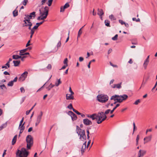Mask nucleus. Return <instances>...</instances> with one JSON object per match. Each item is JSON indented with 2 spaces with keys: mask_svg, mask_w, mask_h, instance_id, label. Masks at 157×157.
I'll return each mask as SVG.
<instances>
[{
  "mask_svg": "<svg viewBox=\"0 0 157 157\" xmlns=\"http://www.w3.org/2000/svg\"><path fill=\"white\" fill-rule=\"evenodd\" d=\"M128 98V96L126 94H123L122 95L115 94L111 96L110 100L117 101L119 103H121L123 100L126 99Z\"/></svg>",
  "mask_w": 157,
  "mask_h": 157,
  "instance_id": "f257e3e1",
  "label": "nucleus"
},
{
  "mask_svg": "<svg viewBox=\"0 0 157 157\" xmlns=\"http://www.w3.org/2000/svg\"><path fill=\"white\" fill-rule=\"evenodd\" d=\"M29 152L25 148L22 147L21 150L18 149L16 153V156L17 157H27Z\"/></svg>",
  "mask_w": 157,
  "mask_h": 157,
  "instance_id": "f03ea898",
  "label": "nucleus"
},
{
  "mask_svg": "<svg viewBox=\"0 0 157 157\" xmlns=\"http://www.w3.org/2000/svg\"><path fill=\"white\" fill-rule=\"evenodd\" d=\"M76 132L78 136H80L79 139L84 141L86 140L85 130L81 129L78 126H76Z\"/></svg>",
  "mask_w": 157,
  "mask_h": 157,
  "instance_id": "7ed1b4c3",
  "label": "nucleus"
},
{
  "mask_svg": "<svg viewBox=\"0 0 157 157\" xmlns=\"http://www.w3.org/2000/svg\"><path fill=\"white\" fill-rule=\"evenodd\" d=\"M49 8L46 6L44 8V10L43 13H42L40 9V16L37 17V19L39 20H44V19L46 18L48 14Z\"/></svg>",
  "mask_w": 157,
  "mask_h": 157,
  "instance_id": "20e7f679",
  "label": "nucleus"
},
{
  "mask_svg": "<svg viewBox=\"0 0 157 157\" xmlns=\"http://www.w3.org/2000/svg\"><path fill=\"white\" fill-rule=\"evenodd\" d=\"M98 120L97 123L98 124L101 123L102 121L105 120L107 117L106 115H105L104 113L103 112H99L97 114Z\"/></svg>",
  "mask_w": 157,
  "mask_h": 157,
  "instance_id": "39448f33",
  "label": "nucleus"
},
{
  "mask_svg": "<svg viewBox=\"0 0 157 157\" xmlns=\"http://www.w3.org/2000/svg\"><path fill=\"white\" fill-rule=\"evenodd\" d=\"M98 101L101 103L106 102L109 99V97L106 94H101L97 96Z\"/></svg>",
  "mask_w": 157,
  "mask_h": 157,
  "instance_id": "423d86ee",
  "label": "nucleus"
},
{
  "mask_svg": "<svg viewBox=\"0 0 157 157\" xmlns=\"http://www.w3.org/2000/svg\"><path fill=\"white\" fill-rule=\"evenodd\" d=\"M26 141L27 143V148L30 149L33 144V140L32 136L30 135L27 136L26 137Z\"/></svg>",
  "mask_w": 157,
  "mask_h": 157,
  "instance_id": "0eeeda50",
  "label": "nucleus"
},
{
  "mask_svg": "<svg viewBox=\"0 0 157 157\" xmlns=\"http://www.w3.org/2000/svg\"><path fill=\"white\" fill-rule=\"evenodd\" d=\"M28 73L27 71L24 72L21 76L19 78V81H24L26 78Z\"/></svg>",
  "mask_w": 157,
  "mask_h": 157,
  "instance_id": "6e6552de",
  "label": "nucleus"
},
{
  "mask_svg": "<svg viewBox=\"0 0 157 157\" xmlns=\"http://www.w3.org/2000/svg\"><path fill=\"white\" fill-rule=\"evenodd\" d=\"M83 123L86 125H89L92 124V122L88 119L86 118L83 120Z\"/></svg>",
  "mask_w": 157,
  "mask_h": 157,
  "instance_id": "1a4fd4ad",
  "label": "nucleus"
},
{
  "mask_svg": "<svg viewBox=\"0 0 157 157\" xmlns=\"http://www.w3.org/2000/svg\"><path fill=\"white\" fill-rule=\"evenodd\" d=\"M122 82L117 84H114L111 85V87L113 88L120 89L121 88V84Z\"/></svg>",
  "mask_w": 157,
  "mask_h": 157,
  "instance_id": "9d476101",
  "label": "nucleus"
},
{
  "mask_svg": "<svg viewBox=\"0 0 157 157\" xmlns=\"http://www.w3.org/2000/svg\"><path fill=\"white\" fill-rule=\"evenodd\" d=\"M17 79L18 78L17 77H16L13 80L10 81L8 83V86H13L14 82H16L17 80Z\"/></svg>",
  "mask_w": 157,
  "mask_h": 157,
  "instance_id": "9b49d317",
  "label": "nucleus"
},
{
  "mask_svg": "<svg viewBox=\"0 0 157 157\" xmlns=\"http://www.w3.org/2000/svg\"><path fill=\"white\" fill-rule=\"evenodd\" d=\"M70 5L68 3H66L63 6H61L60 7V12H63L64 11V10L69 7Z\"/></svg>",
  "mask_w": 157,
  "mask_h": 157,
  "instance_id": "f8f14e48",
  "label": "nucleus"
},
{
  "mask_svg": "<svg viewBox=\"0 0 157 157\" xmlns=\"http://www.w3.org/2000/svg\"><path fill=\"white\" fill-rule=\"evenodd\" d=\"M152 138V135H151L149 136L145 137L144 138V140H146V141L144 142V144H145L146 143L151 141V139Z\"/></svg>",
  "mask_w": 157,
  "mask_h": 157,
  "instance_id": "ddd939ff",
  "label": "nucleus"
},
{
  "mask_svg": "<svg viewBox=\"0 0 157 157\" xmlns=\"http://www.w3.org/2000/svg\"><path fill=\"white\" fill-rule=\"evenodd\" d=\"M146 153V151L144 150H140L138 153V157H140L141 156H143Z\"/></svg>",
  "mask_w": 157,
  "mask_h": 157,
  "instance_id": "4468645a",
  "label": "nucleus"
},
{
  "mask_svg": "<svg viewBox=\"0 0 157 157\" xmlns=\"http://www.w3.org/2000/svg\"><path fill=\"white\" fill-rule=\"evenodd\" d=\"M90 118H91L92 120H96L97 121L98 120L97 114H96L95 113H94L91 115H90Z\"/></svg>",
  "mask_w": 157,
  "mask_h": 157,
  "instance_id": "2eb2a0df",
  "label": "nucleus"
},
{
  "mask_svg": "<svg viewBox=\"0 0 157 157\" xmlns=\"http://www.w3.org/2000/svg\"><path fill=\"white\" fill-rule=\"evenodd\" d=\"M24 124L25 123H24L22 125H19V129L20 130V134L22 133L25 129V127L24 126Z\"/></svg>",
  "mask_w": 157,
  "mask_h": 157,
  "instance_id": "dca6fc26",
  "label": "nucleus"
},
{
  "mask_svg": "<svg viewBox=\"0 0 157 157\" xmlns=\"http://www.w3.org/2000/svg\"><path fill=\"white\" fill-rule=\"evenodd\" d=\"M66 98L67 100H73L74 99V97L73 95L68 94H66Z\"/></svg>",
  "mask_w": 157,
  "mask_h": 157,
  "instance_id": "f3484780",
  "label": "nucleus"
},
{
  "mask_svg": "<svg viewBox=\"0 0 157 157\" xmlns=\"http://www.w3.org/2000/svg\"><path fill=\"white\" fill-rule=\"evenodd\" d=\"M25 22L24 24H23V26L25 27H28L29 26H32V23L31 22Z\"/></svg>",
  "mask_w": 157,
  "mask_h": 157,
  "instance_id": "a211bd4d",
  "label": "nucleus"
},
{
  "mask_svg": "<svg viewBox=\"0 0 157 157\" xmlns=\"http://www.w3.org/2000/svg\"><path fill=\"white\" fill-rule=\"evenodd\" d=\"M98 11L97 14L98 15H103L104 14L103 11L102 9L98 8Z\"/></svg>",
  "mask_w": 157,
  "mask_h": 157,
  "instance_id": "6ab92c4d",
  "label": "nucleus"
},
{
  "mask_svg": "<svg viewBox=\"0 0 157 157\" xmlns=\"http://www.w3.org/2000/svg\"><path fill=\"white\" fill-rule=\"evenodd\" d=\"M42 115H43V113L42 111H41L40 113V114L37 117L36 121H38L39 122H40L41 119Z\"/></svg>",
  "mask_w": 157,
  "mask_h": 157,
  "instance_id": "aec40b11",
  "label": "nucleus"
},
{
  "mask_svg": "<svg viewBox=\"0 0 157 157\" xmlns=\"http://www.w3.org/2000/svg\"><path fill=\"white\" fill-rule=\"evenodd\" d=\"M13 63H14V66L15 67H17L19 66L20 63V60H13Z\"/></svg>",
  "mask_w": 157,
  "mask_h": 157,
  "instance_id": "412c9836",
  "label": "nucleus"
},
{
  "mask_svg": "<svg viewBox=\"0 0 157 157\" xmlns=\"http://www.w3.org/2000/svg\"><path fill=\"white\" fill-rule=\"evenodd\" d=\"M149 61L145 60L143 64V67L145 69H146L147 66L149 63Z\"/></svg>",
  "mask_w": 157,
  "mask_h": 157,
  "instance_id": "4be33fe9",
  "label": "nucleus"
},
{
  "mask_svg": "<svg viewBox=\"0 0 157 157\" xmlns=\"http://www.w3.org/2000/svg\"><path fill=\"white\" fill-rule=\"evenodd\" d=\"M35 13H36L35 12H33L31 13L29 16V18H31V19L32 17H33V18H35L36 16Z\"/></svg>",
  "mask_w": 157,
  "mask_h": 157,
  "instance_id": "5701e85b",
  "label": "nucleus"
},
{
  "mask_svg": "<svg viewBox=\"0 0 157 157\" xmlns=\"http://www.w3.org/2000/svg\"><path fill=\"white\" fill-rule=\"evenodd\" d=\"M17 137V135H16L14 136V137L13 138L12 141V145H13L15 143L16 141Z\"/></svg>",
  "mask_w": 157,
  "mask_h": 157,
  "instance_id": "b1692460",
  "label": "nucleus"
},
{
  "mask_svg": "<svg viewBox=\"0 0 157 157\" xmlns=\"http://www.w3.org/2000/svg\"><path fill=\"white\" fill-rule=\"evenodd\" d=\"M54 85H53L52 83H51L48 87H46V88L49 91L51 89V88L54 87Z\"/></svg>",
  "mask_w": 157,
  "mask_h": 157,
  "instance_id": "393cba45",
  "label": "nucleus"
},
{
  "mask_svg": "<svg viewBox=\"0 0 157 157\" xmlns=\"http://www.w3.org/2000/svg\"><path fill=\"white\" fill-rule=\"evenodd\" d=\"M85 25H84V26H83V27H82V28H81L79 30L78 32V36H77V40H78V37H79L81 36V34H82V31L81 30V29H82L84 26Z\"/></svg>",
  "mask_w": 157,
  "mask_h": 157,
  "instance_id": "a878e982",
  "label": "nucleus"
},
{
  "mask_svg": "<svg viewBox=\"0 0 157 157\" xmlns=\"http://www.w3.org/2000/svg\"><path fill=\"white\" fill-rule=\"evenodd\" d=\"M17 8V7L16 8V9L13 11V16L14 17H15L18 15V11L17 10H16Z\"/></svg>",
  "mask_w": 157,
  "mask_h": 157,
  "instance_id": "bb28decb",
  "label": "nucleus"
},
{
  "mask_svg": "<svg viewBox=\"0 0 157 157\" xmlns=\"http://www.w3.org/2000/svg\"><path fill=\"white\" fill-rule=\"evenodd\" d=\"M61 81H60V78L58 79L57 81L56 82L55 86H58L60 84H61Z\"/></svg>",
  "mask_w": 157,
  "mask_h": 157,
  "instance_id": "cd10ccee",
  "label": "nucleus"
},
{
  "mask_svg": "<svg viewBox=\"0 0 157 157\" xmlns=\"http://www.w3.org/2000/svg\"><path fill=\"white\" fill-rule=\"evenodd\" d=\"M27 50V48L22 50L20 51L19 55H23V54Z\"/></svg>",
  "mask_w": 157,
  "mask_h": 157,
  "instance_id": "c85d7f7f",
  "label": "nucleus"
},
{
  "mask_svg": "<svg viewBox=\"0 0 157 157\" xmlns=\"http://www.w3.org/2000/svg\"><path fill=\"white\" fill-rule=\"evenodd\" d=\"M109 18L111 21H115L116 20V18L114 17L113 15L111 14L109 16Z\"/></svg>",
  "mask_w": 157,
  "mask_h": 157,
  "instance_id": "c756f323",
  "label": "nucleus"
},
{
  "mask_svg": "<svg viewBox=\"0 0 157 157\" xmlns=\"http://www.w3.org/2000/svg\"><path fill=\"white\" fill-rule=\"evenodd\" d=\"M105 25L107 27H110V21L108 20H106L105 21Z\"/></svg>",
  "mask_w": 157,
  "mask_h": 157,
  "instance_id": "7c9ffc66",
  "label": "nucleus"
},
{
  "mask_svg": "<svg viewBox=\"0 0 157 157\" xmlns=\"http://www.w3.org/2000/svg\"><path fill=\"white\" fill-rule=\"evenodd\" d=\"M72 120L74 121L76 120L77 119V117L76 114L74 113L73 115L71 117Z\"/></svg>",
  "mask_w": 157,
  "mask_h": 157,
  "instance_id": "2f4dec72",
  "label": "nucleus"
},
{
  "mask_svg": "<svg viewBox=\"0 0 157 157\" xmlns=\"http://www.w3.org/2000/svg\"><path fill=\"white\" fill-rule=\"evenodd\" d=\"M120 104H117L116 106L113 108V109L111 110L110 111V113L111 114H112V113L113 112H114V110L117 107H118L120 105Z\"/></svg>",
  "mask_w": 157,
  "mask_h": 157,
  "instance_id": "473e14b6",
  "label": "nucleus"
},
{
  "mask_svg": "<svg viewBox=\"0 0 157 157\" xmlns=\"http://www.w3.org/2000/svg\"><path fill=\"white\" fill-rule=\"evenodd\" d=\"M12 56L13 59H17L21 57L20 56L17 55H13Z\"/></svg>",
  "mask_w": 157,
  "mask_h": 157,
  "instance_id": "72a5a7b5",
  "label": "nucleus"
},
{
  "mask_svg": "<svg viewBox=\"0 0 157 157\" xmlns=\"http://www.w3.org/2000/svg\"><path fill=\"white\" fill-rule=\"evenodd\" d=\"M118 35L117 34H116L114 37L112 38V40H117Z\"/></svg>",
  "mask_w": 157,
  "mask_h": 157,
  "instance_id": "f704fd0d",
  "label": "nucleus"
},
{
  "mask_svg": "<svg viewBox=\"0 0 157 157\" xmlns=\"http://www.w3.org/2000/svg\"><path fill=\"white\" fill-rule=\"evenodd\" d=\"M67 108L69 109H72L73 110V109H74L73 108L72 104L71 103L67 107Z\"/></svg>",
  "mask_w": 157,
  "mask_h": 157,
  "instance_id": "c9c22d12",
  "label": "nucleus"
},
{
  "mask_svg": "<svg viewBox=\"0 0 157 157\" xmlns=\"http://www.w3.org/2000/svg\"><path fill=\"white\" fill-rule=\"evenodd\" d=\"M61 38H60V41L58 42V43L57 44V47L58 49L61 46Z\"/></svg>",
  "mask_w": 157,
  "mask_h": 157,
  "instance_id": "e433bc0d",
  "label": "nucleus"
},
{
  "mask_svg": "<svg viewBox=\"0 0 157 157\" xmlns=\"http://www.w3.org/2000/svg\"><path fill=\"white\" fill-rule=\"evenodd\" d=\"M140 102V99H138L136 100L135 102L134 103V104L136 105H137Z\"/></svg>",
  "mask_w": 157,
  "mask_h": 157,
  "instance_id": "4c0bfd02",
  "label": "nucleus"
},
{
  "mask_svg": "<svg viewBox=\"0 0 157 157\" xmlns=\"http://www.w3.org/2000/svg\"><path fill=\"white\" fill-rule=\"evenodd\" d=\"M67 62H68L67 59V58H66L64 59V60L63 61V63L65 65H68Z\"/></svg>",
  "mask_w": 157,
  "mask_h": 157,
  "instance_id": "58836bf2",
  "label": "nucleus"
},
{
  "mask_svg": "<svg viewBox=\"0 0 157 157\" xmlns=\"http://www.w3.org/2000/svg\"><path fill=\"white\" fill-rule=\"evenodd\" d=\"M111 110L110 109H108L106 110V111L105 112L104 114H105V115L106 114H108L110 112Z\"/></svg>",
  "mask_w": 157,
  "mask_h": 157,
  "instance_id": "ea45409f",
  "label": "nucleus"
},
{
  "mask_svg": "<svg viewBox=\"0 0 157 157\" xmlns=\"http://www.w3.org/2000/svg\"><path fill=\"white\" fill-rule=\"evenodd\" d=\"M45 21V20H44L42 21H41L39 23H36V25H37L39 27L40 25L42 24Z\"/></svg>",
  "mask_w": 157,
  "mask_h": 157,
  "instance_id": "a19ab883",
  "label": "nucleus"
},
{
  "mask_svg": "<svg viewBox=\"0 0 157 157\" xmlns=\"http://www.w3.org/2000/svg\"><path fill=\"white\" fill-rule=\"evenodd\" d=\"M73 111L78 115H80V114H81V113L75 109H73Z\"/></svg>",
  "mask_w": 157,
  "mask_h": 157,
  "instance_id": "79ce46f5",
  "label": "nucleus"
},
{
  "mask_svg": "<svg viewBox=\"0 0 157 157\" xmlns=\"http://www.w3.org/2000/svg\"><path fill=\"white\" fill-rule=\"evenodd\" d=\"M28 2V0H24V1L22 2V3L25 6Z\"/></svg>",
  "mask_w": 157,
  "mask_h": 157,
  "instance_id": "37998d69",
  "label": "nucleus"
},
{
  "mask_svg": "<svg viewBox=\"0 0 157 157\" xmlns=\"http://www.w3.org/2000/svg\"><path fill=\"white\" fill-rule=\"evenodd\" d=\"M74 113L71 111H69L68 113V114L71 117L73 115Z\"/></svg>",
  "mask_w": 157,
  "mask_h": 157,
  "instance_id": "c03bdc74",
  "label": "nucleus"
},
{
  "mask_svg": "<svg viewBox=\"0 0 157 157\" xmlns=\"http://www.w3.org/2000/svg\"><path fill=\"white\" fill-rule=\"evenodd\" d=\"M47 68L48 69L51 70L52 68V66L50 64H48L47 67Z\"/></svg>",
  "mask_w": 157,
  "mask_h": 157,
  "instance_id": "a18cd8bd",
  "label": "nucleus"
},
{
  "mask_svg": "<svg viewBox=\"0 0 157 157\" xmlns=\"http://www.w3.org/2000/svg\"><path fill=\"white\" fill-rule=\"evenodd\" d=\"M21 91V93H24L25 92V90L23 87L20 88Z\"/></svg>",
  "mask_w": 157,
  "mask_h": 157,
  "instance_id": "49530a36",
  "label": "nucleus"
},
{
  "mask_svg": "<svg viewBox=\"0 0 157 157\" xmlns=\"http://www.w3.org/2000/svg\"><path fill=\"white\" fill-rule=\"evenodd\" d=\"M53 1H51V0H49L48 1V6H50L52 4V2Z\"/></svg>",
  "mask_w": 157,
  "mask_h": 157,
  "instance_id": "de8ad7c7",
  "label": "nucleus"
},
{
  "mask_svg": "<svg viewBox=\"0 0 157 157\" xmlns=\"http://www.w3.org/2000/svg\"><path fill=\"white\" fill-rule=\"evenodd\" d=\"M84 148V147H83V146H82L81 148V153L82 154L84 152V149H85Z\"/></svg>",
  "mask_w": 157,
  "mask_h": 157,
  "instance_id": "09e8293b",
  "label": "nucleus"
},
{
  "mask_svg": "<svg viewBox=\"0 0 157 157\" xmlns=\"http://www.w3.org/2000/svg\"><path fill=\"white\" fill-rule=\"evenodd\" d=\"M119 21L120 23H121L122 25H123L125 24V22L123 21L122 20H119Z\"/></svg>",
  "mask_w": 157,
  "mask_h": 157,
  "instance_id": "8fccbe9b",
  "label": "nucleus"
},
{
  "mask_svg": "<svg viewBox=\"0 0 157 157\" xmlns=\"http://www.w3.org/2000/svg\"><path fill=\"white\" fill-rule=\"evenodd\" d=\"M5 65L8 68H9L10 67V65L9 62H7V63L5 64Z\"/></svg>",
  "mask_w": 157,
  "mask_h": 157,
  "instance_id": "3c124183",
  "label": "nucleus"
},
{
  "mask_svg": "<svg viewBox=\"0 0 157 157\" xmlns=\"http://www.w3.org/2000/svg\"><path fill=\"white\" fill-rule=\"evenodd\" d=\"M7 125V122H6L5 123L2 124L1 126L2 127H3L4 128H6Z\"/></svg>",
  "mask_w": 157,
  "mask_h": 157,
  "instance_id": "603ef678",
  "label": "nucleus"
},
{
  "mask_svg": "<svg viewBox=\"0 0 157 157\" xmlns=\"http://www.w3.org/2000/svg\"><path fill=\"white\" fill-rule=\"evenodd\" d=\"M30 19H31L29 18H29H27L26 20H24L23 21L24 22H30Z\"/></svg>",
  "mask_w": 157,
  "mask_h": 157,
  "instance_id": "864d4df0",
  "label": "nucleus"
},
{
  "mask_svg": "<svg viewBox=\"0 0 157 157\" xmlns=\"http://www.w3.org/2000/svg\"><path fill=\"white\" fill-rule=\"evenodd\" d=\"M38 27V26H37V25H36L32 29L34 30L35 29H37Z\"/></svg>",
  "mask_w": 157,
  "mask_h": 157,
  "instance_id": "5fc2aeb1",
  "label": "nucleus"
},
{
  "mask_svg": "<svg viewBox=\"0 0 157 157\" xmlns=\"http://www.w3.org/2000/svg\"><path fill=\"white\" fill-rule=\"evenodd\" d=\"M83 58L82 57H79V60L80 62H82L83 60Z\"/></svg>",
  "mask_w": 157,
  "mask_h": 157,
  "instance_id": "6e6d98bb",
  "label": "nucleus"
},
{
  "mask_svg": "<svg viewBox=\"0 0 157 157\" xmlns=\"http://www.w3.org/2000/svg\"><path fill=\"white\" fill-rule=\"evenodd\" d=\"M67 66H68V65L65 64V65H64L62 67V68H61V69L60 70L64 69H65L66 68V67H67Z\"/></svg>",
  "mask_w": 157,
  "mask_h": 157,
  "instance_id": "4d7b16f0",
  "label": "nucleus"
},
{
  "mask_svg": "<svg viewBox=\"0 0 157 157\" xmlns=\"http://www.w3.org/2000/svg\"><path fill=\"white\" fill-rule=\"evenodd\" d=\"M47 84V82H46L37 91H39V90H40L41 89H42L43 87H44V86H46V84Z\"/></svg>",
  "mask_w": 157,
  "mask_h": 157,
  "instance_id": "13d9d810",
  "label": "nucleus"
},
{
  "mask_svg": "<svg viewBox=\"0 0 157 157\" xmlns=\"http://www.w3.org/2000/svg\"><path fill=\"white\" fill-rule=\"evenodd\" d=\"M3 74L5 75H10V73L8 72H7V71H5V72H4L3 73Z\"/></svg>",
  "mask_w": 157,
  "mask_h": 157,
  "instance_id": "bf43d9fd",
  "label": "nucleus"
},
{
  "mask_svg": "<svg viewBox=\"0 0 157 157\" xmlns=\"http://www.w3.org/2000/svg\"><path fill=\"white\" fill-rule=\"evenodd\" d=\"M30 40H29L28 41V42L27 43V44H26V47H28V46L30 45Z\"/></svg>",
  "mask_w": 157,
  "mask_h": 157,
  "instance_id": "052dcab7",
  "label": "nucleus"
},
{
  "mask_svg": "<svg viewBox=\"0 0 157 157\" xmlns=\"http://www.w3.org/2000/svg\"><path fill=\"white\" fill-rule=\"evenodd\" d=\"M2 69H7L8 68V67H7L6 65L5 66H2Z\"/></svg>",
  "mask_w": 157,
  "mask_h": 157,
  "instance_id": "680f3d73",
  "label": "nucleus"
},
{
  "mask_svg": "<svg viewBox=\"0 0 157 157\" xmlns=\"http://www.w3.org/2000/svg\"><path fill=\"white\" fill-rule=\"evenodd\" d=\"M23 121H24V117H23L20 122V124H19V125H22V123Z\"/></svg>",
  "mask_w": 157,
  "mask_h": 157,
  "instance_id": "e2e57ef3",
  "label": "nucleus"
},
{
  "mask_svg": "<svg viewBox=\"0 0 157 157\" xmlns=\"http://www.w3.org/2000/svg\"><path fill=\"white\" fill-rule=\"evenodd\" d=\"M46 1V0H42L41 2V5H43L45 2Z\"/></svg>",
  "mask_w": 157,
  "mask_h": 157,
  "instance_id": "0e129e2a",
  "label": "nucleus"
},
{
  "mask_svg": "<svg viewBox=\"0 0 157 157\" xmlns=\"http://www.w3.org/2000/svg\"><path fill=\"white\" fill-rule=\"evenodd\" d=\"M139 139V135H137L136 139V142H138Z\"/></svg>",
  "mask_w": 157,
  "mask_h": 157,
  "instance_id": "69168bd1",
  "label": "nucleus"
},
{
  "mask_svg": "<svg viewBox=\"0 0 157 157\" xmlns=\"http://www.w3.org/2000/svg\"><path fill=\"white\" fill-rule=\"evenodd\" d=\"M34 30L32 29L31 30L30 33L31 34V35H33L34 34Z\"/></svg>",
  "mask_w": 157,
  "mask_h": 157,
  "instance_id": "338daca9",
  "label": "nucleus"
},
{
  "mask_svg": "<svg viewBox=\"0 0 157 157\" xmlns=\"http://www.w3.org/2000/svg\"><path fill=\"white\" fill-rule=\"evenodd\" d=\"M31 110L30 109L26 111V114L27 115H28L31 112Z\"/></svg>",
  "mask_w": 157,
  "mask_h": 157,
  "instance_id": "774afa93",
  "label": "nucleus"
}]
</instances>
